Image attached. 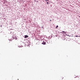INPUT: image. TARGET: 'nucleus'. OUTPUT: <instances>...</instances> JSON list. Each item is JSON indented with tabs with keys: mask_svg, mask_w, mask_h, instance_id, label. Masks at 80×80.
<instances>
[{
	"mask_svg": "<svg viewBox=\"0 0 80 80\" xmlns=\"http://www.w3.org/2000/svg\"><path fill=\"white\" fill-rule=\"evenodd\" d=\"M78 37H80V36H78Z\"/></svg>",
	"mask_w": 80,
	"mask_h": 80,
	"instance_id": "8",
	"label": "nucleus"
},
{
	"mask_svg": "<svg viewBox=\"0 0 80 80\" xmlns=\"http://www.w3.org/2000/svg\"><path fill=\"white\" fill-rule=\"evenodd\" d=\"M28 37V36L27 35H26L25 36L24 38H27Z\"/></svg>",
	"mask_w": 80,
	"mask_h": 80,
	"instance_id": "1",
	"label": "nucleus"
},
{
	"mask_svg": "<svg viewBox=\"0 0 80 80\" xmlns=\"http://www.w3.org/2000/svg\"><path fill=\"white\" fill-rule=\"evenodd\" d=\"M51 21V20H50V22Z\"/></svg>",
	"mask_w": 80,
	"mask_h": 80,
	"instance_id": "10",
	"label": "nucleus"
},
{
	"mask_svg": "<svg viewBox=\"0 0 80 80\" xmlns=\"http://www.w3.org/2000/svg\"><path fill=\"white\" fill-rule=\"evenodd\" d=\"M17 38H16V40H17Z\"/></svg>",
	"mask_w": 80,
	"mask_h": 80,
	"instance_id": "9",
	"label": "nucleus"
},
{
	"mask_svg": "<svg viewBox=\"0 0 80 80\" xmlns=\"http://www.w3.org/2000/svg\"><path fill=\"white\" fill-rule=\"evenodd\" d=\"M58 25H57L56 26V28H58Z\"/></svg>",
	"mask_w": 80,
	"mask_h": 80,
	"instance_id": "5",
	"label": "nucleus"
},
{
	"mask_svg": "<svg viewBox=\"0 0 80 80\" xmlns=\"http://www.w3.org/2000/svg\"><path fill=\"white\" fill-rule=\"evenodd\" d=\"M42 44H43V45H45V44H46V42L44 41L42 43Z\"/></svg>",
	"mask_w": 80,
	"mask_h": 80,
	"instance_id": "2",
	"label": "nucleus"
},
{
	"mask_svg": "<svg viewBox=\"0 0 80 80\" xmlns=\"http://www.w3.org/2000/svg\"><path fill=\"white\" fill-rule=\"evenodd\" d=\"M49 2H47V4H50V3H49Z\"/></svg>",
	"mask_w": 80,
	"mask_h": 80,
	"instance_id": "4",
	"label": "nucleus"
},
{
	"mask_svg": "<svg viewBox=\"0 0 80 80\" xmlns=\"http://www.w3.org/2000/svg\"><path fill=\"white\" fill-rule=\"evenodd\" d=\"M78 37V36H76V37Z\"/></svg>",
	"mask_w": 80,
	"mask_h": 80,
	"instance_id": "6",
	"label": "nucleus"
},
{
	"mask_svg": "<svg viewBox=\"0 0 80 80\" xmlns=\"http://www.w3.org/2000/svg\"><path fill=\"white\" fill-rule=\"evenodd\" d=\"M62 32H64V33H65V32L64 31H62Z\"/></svg>",
	"mask_w": 80,
	"mask_h": 80,
	"instance_id": "7",
	"label": "nucleus"
},
{
	"mask_svg": "<svg viewBox=\"0 0 80 80\" xmlns=\"http://www.w3.org/2000/svg\"><path fill=\"white\" fill-rule=\"evenodd\" d=\"M45 1H46V2H48V1H49V0H45Z\"/></svg>",
	"mask_w": 80,
	"mask_h": 80,
	"instance_id": "3",
	"label": "nucleus"
}]
</instances>
